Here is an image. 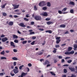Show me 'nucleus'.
<instances>
[{"mask_svg": "<svg viewBox=\"0 0 77 77\" xmlns=\"http://www.w3.org/2000/svg\"><path fill=\"white\" fill-rule=\"evenodd\" d=\"M74 53V51H72L70 52H66L65 53V54L67 55H70V54H73Z\"/></svg>", "mask_w": 77, "mask_h": 77, "instance_id": "1", "label": "nucleus"}, {"mask_svg": "<svg viewBox=\"0 0 77 77\" xmlns=\"http://www.w3.org/2000/svg\"><path fill=\"white\" fill-rule=\"evenodd\" d=\"M46 5V3H45V2L44 1L41 2L39 4V6H45Z\"/></svg>", "mask_w": 77, "mask_h": 77, "instance_id": "2", "label": "nucleus"}, {"mask_svg": "<svg viewBox=\"0 0 77 77\" xmlns=\"http://www.w3.org/2000/svg\"><path fill=\"white\" fill-rule=\"evenodd\" d=\"M35 19L36 20H41V17L40 16H36L35 17Z\"/></svg>", "mask_w": 77, "mask_h": 77, "instance_id": "3", "label": "nucleus"}, {"mask_svg": "<svg viewBox=\"0 0 77 77\" xmlns=\"http://www.w3.org/2000/svg\"><path fill=\"white\" fill-rule=\"evenodd\" d=\"M12 5L13 6H14V9H17V8H18V7L20 6V5H15L13 4Z\"/></svg>", "mask_w": 77, "mask_h": 77, "instance_id": "4", "label": "nucleus"}, {"mask_svg": "<svg viewBox=\"0 0 77 77\" xmlns=\"http://www.w3.org/2000/svg\"><path fill=\"white\" fill-rule=\"evenodd\" d=\"M19 25L22 27H26V25H24V23H21L19 24Z\"/></svg>", "mask_w": 77, "mask_h": 77, "instance_id": "5", "label": "nucleus"}, {"mask_svg": "<svg viewBox=\"0 0 77 77\" xmlns=\"http://www.w3.org/2000/svg\"><path fill=\"white\" fill-rule=\"evenodd\" d=\"M6 41H8V38L6 37H5L2 39V41L3 42H5Z\"/></svg>", "mask_w": 77, "mask_h": 77, "instance_id": "6", "label": "nucleus"}, {"mask_svg": "<svg viewBox=\"0 0 77 77\" xmlns=\"http://www.w3.org/2000/svg\"><path fill=\"white\" fill-rule=\"evenodd\" d=\"M26 75H27V73H25L23 72L21 75V77H23V76H25Z\"/></svg>", "mask_w": 77, "mask_h": 77, "instance_id": "7", "label": "nucleus"}, {"mask_svg": "<svg viewBox=\"0 0 77 77\" xmlns=\"http://www.w3.org/2000/svg\"><path fill=\"white\" fill-rule=\"evenodd\" d=\"M69 69L72 72H74V71H75V68L72 67H69Z\"/></svg>", "mask_w": 77, "mask_h": 77, "instance_id": "8", "label": "nucleus"}, {"mask_svg": "<svg viewBox=\"0 0 77 77\" xmlns=\"http://www.w3.org/2000/svg\"><path fill=\"white\" fill-rule=\"evenodd\" d=\"M13 71L14 74H17V73H18V72H19L18 70L15 69H14Z\"/></svg>", "mask_w": 77, "mask_h": 77, "instance_id": "9", "label": "nucleus"}, {"mask_svg": "<svg viewBox=\"0 0 77 77\" xmlns=\"http://www.w3.org/2000/svg\"><path fill=\"white\" fill-rule=\"evenodd\" d=\"M41 15H42V16H47L48 15L47 13V12H45L44 14L41 13Z\"/></svg>", "mask_w": 77, "mask_h": 77, "instance_id": "10", "label": "nucleus"}, {"mask_svg": "<svg viewBox=\"0 0 77 77\" xmlns=\"http://www.w3.org/2000/svg\"><path fill=\"white\" fill-rule=\"evenodd\" d=\"M69 4L72 6H74V5H75V3L72 1H70Z\"/></svg>", "mask_w": 77, "mask_h": 77, "instance_id": "11", "label": "nucleus"}, {"mask_svg": "<svg viewBox=\"0 0 77 77\" xmlns=\"http://www.w3.org/2000/svg\"><path fill=\"white\" fill-rule=\"evenodd\" d=\"M45 32L46 33H52L53 32V31L51 30H46L45 31Z\"/></svg>", "mask_w": 77, "mask_h": 77, "instance_id": "12", "label": "nucleus"}, {"mask_svg": "<svg viewBox=\"0 0 77 77\" xmlns=\"http://www.w3.org/2000/svg\"><path fill=\"white\" fill-rule=\"evenodd\" d=\"M49 63H50V62H49V61L47 60L45 61V63H43V64L44 65H45L47 64H49Z\"/></svg>", "mask_w": 77, "mask_h": 77, "instance_id": "13", "label": "nucleus"}, {"mask_svg": "<svg viewBox=\"0 0 77 77\" xmlns=\"http://www.w3.org/2000/svg\"><path fill=\"white\" fill-rule=\"evenodd\" d=\"M11 46L13 47H15V45H14V43L12 42H11Z\"/></svg>", "mask_w": 77, "mask_h": 77, "instance_id": "14", "label": "nucleus"}, {"mask_svg": "<svg viewBox=\"0 0 77 77\" xmlns=\"http://www.w3.org/2000/svg\"><path fill=\"white\" fill-rule=\"evenodd\" d=\"M47 24L48 25H50V24H53V22L49 21L47 22Z\"/></svg>", "mask_w": 77, "mask_h": 77, "instance_id": "15", "label": "nucleus"}, {"mask_svg": "<svg viewBox=\"0 0 77 77\" xmlns=\"http://www.w3.org/2000/svg\"><path fill=\"white\" fill-rule=\"evenodd\" d=\"M13 36L14 39H17L18 38V36L17 35H13Z\"/></svg>", "mask_w": 77, "mask_h": 77, "instance_id": "16", "label": "nucleus"}, {"mask_svg": "<svg viewBox=\"0 0 77 77\" xmlns=\"http://www.w3.org/2000/svg\"><path fill=\"white\" fill-rule=\"evenodd\" d=\"M72 47H69L68 48V51H70L72 50Z\"/></svg>", "mask_w": 77, "mask_h": 77, "instance_id": "17", "label": "nucleus"}, {"mask_svg": "<svg viewBox=\"0 0 77 77\" xmlns=\"http://www.w3.org/2000/svg\"><path fill=\"white\" fill-rule=\"evenodd\" d=\"M24 66V65H22L21 66H19V69L20 70H21V69H22L23 68V67Z\"/></svg>", "mask_w": 77, "mask_h": 77, "instance_id": "18", "label": "nucleus"}, {"mask_svg": "<svg viewBox=\"0 0 77 77\" xmlns=\"http://www.w3.org/2000/svg\"><path fill=\"white\" fill-rule=\"evenodd\" d=\"M67 9V8H64L62 10V12H65L66 11Z\"/></svg>", "mask_w": 77, "mask_h": 77, "instance_id": "19", "label": "nucleus"}, {"mask_svg": "<svg viewBox=\"0 0 77 77\" xmlns=\"http://www.w3.org/2000/svg\"><path fill=\"white\" fill-rule=\"evenodd\" d=\"M13 24H14V23H13V22H9V26H12Z\"/></svg>", "mask_w": 77, "mask_h": 77, "instance_id": "20", "label": "nucleus"}, {"mask_svg": "<svg viewBox=\"0 0 77 77\" xmlns=\"http://www.w3.org/2000/svg\"><path fill=\"white\" fill-rule=\"evenodd\" d=\"M10 74L11 75V76H14V75H15V74L13 73V71H12L11 72Z\"/></svg>", "mask_w": 77, "mask_h": 77, "instance_id": "21", "label": "nucleus"}, {"mask_svg": "<svg viewBox=\"0 0 77 77\" xmlns=\"http://www.w3.org/2000/svg\"><path fill=\"white\" fill-rule=\"evenodd\" d=\"M47 6H48L49 7H50V6H51V4L50 3L48 2L47 3Z\"/></svg>", "mask_w": 77, "mask_h": 77, "instance_id": "22", "label": "nucleus"}, {"mask_svg": "<svg viewBox=\"0 0 77 77\" xmlns=\"http://www.w3.org/2000/svg\"><path fill=\"white\" fill-rule=\"evenodd\" d=\"M43 54V52H39L38 53V55H41Z\"/></svg>", "mask_w": 77, "mask_h": 77, "instance_id": "23", "label": "nucleus"}, {"mask_svg": "<svg viewBox=\"0 0 77 77\" xmlns=\"http://www.w3.org/2000/svg\"><path fill=\"white\" fill-rule=\"evenodd\" d=\"M34 11H37V7H36V5L34 6Z\"/></svg>", "mask_w": 77, "mask_h": 77, "instance_id": "24", "label": "nucleus"}, {"mask_svg": "<svg viewBox=\"0 0 77 77\" xmlns=\"http://www.w3.org/2000/svg\"><path fill=\"white\" fill-rule=\"evenodd\" d=\"M5 72H3L2 73H0V75H5Z\"/></svg>", "mask_w": 77, "mask_h": 77, "instance_id": "25", "label": "nucleus"}, {"mask_svg": "<svg viewBox=\"0 0 77 77\" xmlns=\"http://www.w3.org/2000/svg\"><path fill=\"white\" fill-rule=\"evenodd\" d=\"M6 4H7L6 3L5 5H2V7H1L2 8H5V6H6Z\"/></svg>", "mask_w": 77, "mask_h": 77, "instance_id": "26", "label": "nucleus"}, {"mask_svg": "<svg viewBox=\"0 0 77 77\" xmlns=\"http://www.w3.org/2000/svg\"><path fill=\"white\" fill-rule=\"evenodd\" d=\"M60 27H61L64 28L65 27H66V26L65 25H61L60 26Z\"/></svg>", "mask_w": 77, "mask_h": 77, "instance_id": "27", "label": "nucleus"}, {"mask_svg": "<svg viewBox=\"0 0 77 77\" xmlns=\"http://www.w3.org/2000/svg\"><path fill=\"white\" fill-rule=\"evenodd\" d=\"M12 59L14 60H18V59L16 58V57H13L12 58Z\"/></svg>", "mask_w": 77, "mask_h": 77, "instance_id": "28", "label": "nucleus"}, {"mask_svg": "<svg viewBox=\"0 0 77 77\" xmlns=\"http://www.w3.org/2000/svg\"><path fill=\"white\" fill-rule=\"evenodd\" d=\"M60 42V39L56 41L57 44H59Z\"/></svg>", "mask_w": 77, "mask_h": 77, "instance_id": "29", "label": "nucleus"}, {"mask_svg": "<svg viewBox=\"0 0 77 77\" xmlns=\"http://www.w3.org/2000/svg\"><path fill=\"white\" fill-rule=\"evenodd\" d=\"M14 42L15 43H18V40L16 39L14 40Z\"/></svg>", "mask_w": 77, "mask_h": 77, "instance_id": "30", "label": "nucleus"}, {"mask_svg": "<svg viewBox=\"0 0 77 77\" xmlns=\"http://www.w3.org/2000/svg\"><path fill=\"white\" fill-rule=\"evenodd\" d=\"M50 20H51V18H47L45 19V20L46 21H50Z\"/></svg>", "mask_w": 77, "mask_h": 77, "instance_id": "31", "label": "nucleus"}, {"mask_svg": "<svg viewBox=\"0 0 77 77\" xmlns=\"http://www.w3.org/2000/svg\"><path fill=\"white\" fill-rule=\"evenodd\" d=\"M67 62L69 63H71V62H72V60H69L67 61Z\"/></svg>", "mask_w": 77, "mask_h": 77, "instance_id": "32", "label": "nucleus"}, {"mask_svg": "<svg viewBox=\"0 0 77 77\" xmlns=\"http://www.w3.org/2000/svg\"><path fill=\"white\" fill-rule=\"evenodd\" d=\"M23 20H25V21H29V19H27L26 18H23Z\"/></svg>", "mask_w": 77, "mask_h": 77, "instance_id": "33", "label": "nucleus"}, {"mask_svg": "<svg viewBox=\"0 0 77 77\" xmlns=\"http://www.w3.org/2000/svg\"><path fill=\"white\" fill-rule=\"evenodd\" d=\"M27 42V41H23L22 42V44H26Z\"/></svg>", "mask_w": 77, "mask_h": 77, "instance_id": "34", "label": "nucleus"}, {"mask_svg": "<svg viewBox=\"0 0 77 77\" xmlns=\"http://www.w3.org/2000/svg\"><path fill=\"white\" fill-rule=\"evenodd\" d=\"M63 57L62 56H58V58L59 59H62L63 58Z\"/></svg>", "mask_w": 77, "mask_h": 77, "instance_id": "35", "label": "nucleus"}, {"mask_svg": "<svg viewBox=\"0 0 77 77\" xmlns=\"http://www.w3.org/2000/svg\"><path fill=\"white\" fill-rule=\"evenodd\" d=\"M56 48H59L60 47V45H55Z\"/></svg>", "mask_w": 77, "mask_h": 77, "instance_id": "36", "label": "nucleus"}, {"mask_svg": "<svg viewBox=\"0 0 77 77\" xmlns=\"http://www.w3.org/2000/svg\"><path fill=\"white\" fill-rule=\"evenodd\" d=\"M50 73L51 74H52V75H55L56 74H54V72H50Z\"/></svg>", "mask_w": 77, "mask_h": 77, "instance_id": "37", "label": "nucleus"}, {"mask_svg": "<svg viewBox=\"0 0 77 77\" xmlns=\"http://www.w3.org/2000/svg\"><path fill=\"white\" fill-rule=\"evenodd\" d=\"M58 13L59 14H63V13H62V11H58Z\"/></svg>", "mask_w": 77, "mask_h": 77, "instance_id": "38", "label": "nucleus"}, {"mask_svg": "<svg viewBox=\"0 0 77 77\" xmlns=\"http://www.w3.org/2000/svg\"><path fill=\"white\" fill-rule=\"evenodd\" d=\"M70 13H71V14H73V12H74V10L72 9H71L70 11Z\"/></svg>", "mask_w": 77, "mask_h": 77, "instance_id": "39", "label": "nucleus"}, {"mask_svg": "<svg viewBox=\"0 0 77 77\" xmlns=\"http://www.w3.org/2000/svg\"><path fill=\"white\" fill-rule=\"evenodd\" d=\"M1 54H3V55L4 54H5V51H3L1 53Z\"/></svg>", "mask_w": 77, "mask_h": 77, "instance_id": "40", "label": "nucleus"}, {"mask_svg": "<svg viewBox=\"0 0 77 77\" xmlns=\"http://www.w3.org/2000/svg\"><path fill=\"white\" fill-rule=\"evenodd\" d=\"M13 65L14 66H16V65H17V62H14L13 63Z\"/></svg>", "mask_w": 77, "mask_h": 77, "instance_id": "41", "label": "nucleus"}, {"mask_svg": "<svg viewBox=\"0 0 77 77\" xmlns=\"http://www.w3.org/2000/svg\"><path fill=\"white\" fill-rule=\"evenodd\" d=\"M36 37L35 36H32V39H36Z\"/></svg>", "mask_w": 77, "mask_h": 77, "instance_id": "42", "label": "nucleus"}, {"mask_svg": "<svg viewBox=\"0 0 77 77\" xmlns=\"http://www.w3.org/2000/svg\"><path fill=\"white\" fill-rule=\"evenodd\" d=\"M42 9H43V10H46L47 7H44Z\"/></svg>", "mask_w": 77, "mask_h": 77, "instance_id": "43", "label": "nucleus"}, {"mask_svg": "<svg viewBox=\"0 0 77 77\" xmlns=\"http://www.w3.org/2000/svg\"><path fill=\"white\" fill-rule=\"evenodd\" d=\"M1 59H6V57H1Z\"/></svg>", "mask_w": 77, "mask_h": 77, "instance_id": "44", "label": "nucleus"}, {"mask_svg": "<svg viewBox=\"0 0 77 77\" xmlns=\"http://www.w3.org/2000/svg\"><path fill=\"white\" fill-rule=\"evenodd\" d=\"M35 41H33L32 42L31 44V45H34V44H35Z\"/></svg>", "mask_w": 77, "mask_h": 77, "instance_id": "45", "label": "nucleus"}, {"mask_svg": "<svg viewBox=\"0 0 77 77\" xmlns=\"http://www.w3.org/2000/svg\"><path fill=\"white\" fill-rule=\"evenodd\" d=\"M64 72L65 73H66L67 72V71L66 70V69H64Z\"/></svg>", "mask_w": 77, "mask_h": 77, "instance_id": "46", "label": "nucleus"}, {"mask_svg": "<svg viewBox=\"0 0 77 77\" xmlns=\"http://www.w3.org/2000/svg\"><path fill=\"white\" fill-rule=\"evenodd\" d=\"M5 37V35L3 34H2L1 36V38H4Z\"/></svg>", "mask_w": 77, "mask_h": 77, "instance_id": "47", "label": "nucleus"}, {"mask_svg": "<svg viewBox=\"0 0 77 77\" xmlns=\"http://www.w3.org/2000/svg\"><path fill=\"white\" fill-rule=\"evenodd\" d=\"M74 48H77V45H74Z\"/></svg>", "mask_w": 77, "mask_h": 77, "instance_id": "48", "label": "nucleus"}, {"mask_svg": "<svg viewBox=\"0 0 77 77\" xmlns=\"http://www.w3.org/2000/svg\"><path fill=\"white\" fill-rule=\"evenodd\" d=\"M76 76L75 75L73 74H72V77H75Z\"/></svg>", "mask_w": 77, "mask_h": 77, "instance_id": "49", "label": "nucleus"}, {"mask_svg": "<svg viewBox=\"0 0 77 77\" xmlns=\"http://www.w3.org/2000/svg\"><path fill=\"white\" fill-rule=\"evenodd\" d=\"M2 15L4 16H6V14L5 13H3Z\"/></svg>", "mask_w": 77, "mask_h": 77, "instance_id": "50", "label": "nucleus"}, {"mask_svg": "<svg viewBox=\"0 0 77 77\" xmlns=\"http://www.w3.org/2000/svg\"><path fill=\"white\" fill-rule=\"evenodd\" d=\"M63 62H65V60H64V59H63L62 60L61 63H63Z\"/></svg>", "mask_w": 77, "mask_h": 77, "instance_id": "51", "label": "nucleus"}, {"mask_svg": "<svg viewBox=\"0 0 77 77\" xmlns=\"http://www.w3.org/2000/svg\"><path fill=\"white\" fill-rule=\"evenodd\" d=\"M13 51L15 53H16V52H17V50L15 49H14L13 50Z\"/></svg>", "mask_w": 77, "mask_h": 77, "instance_id": "52", "label": "nucleus"}, {"mask_svg": "<svg viewBox=\"0 0 77 77\" xmlns=\"http://www.w3.org/2000/svg\"><path fill=\"white\" fill-rule=\"evenodd\" d=\"M26 17H27V18H29V14H27L26 15Z\"/></svg>", "mask_w": 77, "mask_h": 77, "instance_id": "53", "label": "nucleus"}, {"mask_svg": "<svg viewBox=\"0 0 77 77\" xmlns=\"http://www.w3.org/2000/svg\"><path fill=\"white\" fill-rule=\"evenodd\" d=\"M29 33L30 34H31V35H32V34H35V32H30Z\"/></svg>", "mask_w": 77, "mask_h": 77, "instance_id": "54", "label": "nucleus"}, {"mask_svg": "<svg viewBox=\"0 0 77 77\" xmlns=\"http://www.w3.org/2000/svg\"><path fill=\"white\" fill-rule=\"evenodd\" d=\"M28 66H32V64L30 63H29L28 64Z\"/></svg>", "mask_w": 77, "mask_h": 77, "instance_id": "55", "label": "nucleus"}, {"mask_svg": "<svg viewBox=\"0 0 77 77\" xmlns=\"http://www.w3.org/2000/svg\"><path fill=\"white\" fill-rule=\"evenodd\" d=\"M38 30H41V31H43L44 30V29H38Z\"/></svg>", "mask_w": 77, "mask_h": 77, "instance_id": "56", "label": "nucleus"}, {"mask_svg": "<svg viewBox=\"0 0 77 77\" xmlns=\"http://www.w3.org/2000/svg\"><path fill=\"white\" fill-rule=\"evenodd\" d=\"M68 33H69V32L68 31H67L65 32L64 34H68Z\"/></svg>", "mask_w": 77, "mask_h": 77, "instance_id": "57", "label": "nucleus"}, {"mask_svg": "<svg viewBox=\"0 0 77 77\" xmlns=\"http://www.w3.org/2000/svg\"><path fill=\"white\" fill-rule=\"evenodd\" d=\"M71 59V57H66L65 58V59Z\"/></svg>", "mask_w": 77, "mask_h": 77, "instance_id": "58", "label": "nucleus"}, {"mask_svg": "<svg viewBox=\"0 0 77 77\" xmlns=\"http://www.w3.org/2000/svg\"><path fill=\"white\" fill-rule=\"evenodd\" d=\"M60 37H57L56 38V39H57V40H59V39H60Z\"/></svg>", "mask_w": 77, "mask_h": 77, "instance_id": "59", "label": "nucleus"}, {"mask_svg": "<svg viewBox=\"0 0 77 77\" xmlns=\"http://www.w3.org/2000/svg\"><path fill=\"white\" fill-rule=\"evenodd\" d=\"M65 45H66V44H62L61 45V46L63 47V46H65Z\"/></svg>", "mask_w": 77, "mask_h": 77, "instance_id": "60", "label": "nucleus"}, {"mask_svg": "<svg viewBox=\"0 0 77 77\" xmlns=\"http://www.w3.org/2000/svg\"><path fill=\"white\" fill-rule=\"evenodd\" d=\"M66 75H62V77H66Z\"/></svg>", "mask_w": 77, "mask_h": 77, "instance_id": "61", "label": "nucleus"}, {"mask_svg": "<svg viewBox=\"0 0 77 77\" xmlns=\"http://www.w3.org/2000/svg\"><path fill=\"white\" fill-rule=\"evenodd\" d=\"M70 32H74V30L71 29L70 30Z\"/></svg>", "mask_w": 77, "mask_h": 77, "instance_id": "62", "label": "nucleus"}, {"mask_svg": "<svg viewBox=\"0 0 77 77\" xmlns=\"http://www.w3.org/2000/svg\"><path fill=\"white\" fill-rule=\"evenodd\" d=\"M34 23L33 22H31V24L32 25H33L34 24Z\"/></svg>", "mask_w": 77, "mask_h": 77, "instance_id": "63", "label": "nucleus"}, {"mask_svg": "<svg viewBox=\"0 0 77 77\" xmlns=\"http://www.w3.org/2000/svg\"><path fill=\"white\" fill-rule=\"evenodd\" d=\"M5 52L6 53H9V51H6Z\"/></svg>", "mask_w": 77, "mask_h": 77, "instance_id": "64", "label": "nucleus"}]
</instances>
